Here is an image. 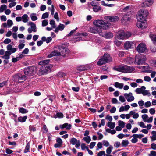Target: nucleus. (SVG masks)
Masks as SVG:
<instances>
[{
  "instance_id": "nucleus-1",
  "label": "nucleus",
  "mask_w": 156,
  "mask_h": 156,
  "mask_svg": "<svg viewBox=\"0 0 156 156\" xmlns=\"http://www.w3.org/2000/svg\"><path fill=\"white\" fill-rule=\"evenodd\" d=\"M94 26L90 27L88 31L93 34H100L102 32V29H108L111 24L103 20H95L93 22Z\"/></svg>"
},
{
  "instance_id": "nucleus-2",
  "label": "nucleus",
  "mask_w": 156,
  "mask_h": 156,
  "mask_svg": "<svg viewBox=\"0 0 156 156\" xmlns=\"http://www.w3.org/2000/svg\"><path fill=\"white\" fill-rule=\"evenodd\" d=\"M58 48L60 52L55 50L48 55L47 57L51 58L53 56L59 55H62L63 57H64L69 52V50L63 45L58 46Z\"/></svg>"
},
{
  "instance_id": "nucleus-3",
  "label": "nucleus",
  "mask_w": 156,
  "mask_h": 156,
  "mask_svg": "<svg viewBox=\"0 0 156 156\" xmlns=\"http://www.w3.org/2000/svg\"><path fill=\"white\" fill-rule=\"evenodd\" d=\"M53 65L51 64L42 66L38 71V75H41L50 73L51 71V69Z\"/></svg>"
},
{
  "instance_id": "nucleus-4",
  "label": "nucleus",
  "mask_w": 156,
  "mask_h": 156,
  "mask_svg": "<svg viewBox=\"0 0 156 156\" xmlns=\"http://www.w3.org/2000/svg\"><path fill=\"white\" fill-rule=\"evenodd\" d=\"M148 13L146 9H142L139 12L138 15L137 16V20H146Z\"/></svg>"
},
{
  "instance_id": "nucleus-5",
  "label": "nucleus",
  "mask_w": 156,
  "mask_h": 156,
  "mask_svg": "<svg viewBox=\"0 0 156 156\" xmlns=\"http://www.w3.org/2000/svg\"><path fill=\"white\" fill-rule=\"evenodd\" d=\"M113 69L114 70L124 73H129L131 72L130 67L126 65L124 66H115L113 67Z\"/></svg>"
},
{
  "instance_id": "nucleus-6",
  "label": "nucleus",
  "mask_w": 156,
  "mask_h": 156,
  "mask_svg": "<svg viewBox=\"0 0 156 156\" xmlns=\"http://www.w3.org/2000/svg\"><path fill=\"white\" fill-rule=\"evenodd\" d=\"M36 68L33 66H30L25 68L24 70L25 75L28 76H32L35 71Z\"/></svg>"
},
{
  "instance_id": "nucleus-7",
  "label": "nucleus",
  "mask_w": 156,
  "mask_h": 156,
  "mask_svg": "<svg viewBox=\"0 0 156 156\" xmlns=\"http://www.w3.org/2000/svg\"><path fill=\"white\" fill-rule=\"evenodd\" d=\"M129 64H132L134 62V64L136 65H140L145 63L146 59H127Z\"/></svg>"
},
{
  "instance_id": "nucleus-8",
  "label": "nucleus",
  "mask_w": 156,
  "mask_h": 156,
  "mask_svg": "<svg viewBox=\"0 0 156 156\" xmlns=\"http://www.w3.org/2000/svg\"><path fill=\"white\" fill-rule=\"evenodd\" d=\"M147 49L146 45L143 43L139 44L136 48L137 51L139 53H142L145 51Z\"/></svg>"
},
{
  "instance_id": "nucleus-9",
  "label": "nucleus",
  "mask_w": 156,
  "mask_h": 156,
  "mask_svg": "<svg viewBox=\"0 0 156 156\" xmlns=\"http://www.w3.org/2000/svg\"><path fill=\"white\" fill-rule=\"evenodd\" d=\"M138 22L136 23V25L138 28L141 29H144L147 26V24L146 22V20H137Z\"/></svg>"
},
{
  "instance_id": "nucleus-10",
  "label": "nucleus",
  "mask_w": 156,
  "mask_h": 156,
  "mask_svg": "<svg viewBox=\"0 0 156 156\" xmlns=\"http://www.w3.org/2000/svg\"><path fill=\"white\" fill-rule=\"evenodd\" d=\"M70 142L73 145H75V147L77 148H79L81 143L79 140H78L76 139L74 137L71 139Z\"/></svg>"
},
{
  "instance_id": "nucleus-11",
  "label": "nucleus",
  "mask_w": 156,
  "mask_h": 156,
  "mask_svg": "<svg viewBox=\"0 0 156 156\" xmlns=\"http://www.w3.org/2000/svg\"><path fill=\"white\" fill-rule=\"evenodd\" d=\"M29 24L30 25L31 27L28 29L27 30L28 33L30 34L32 31L36 32L37 31L36 25L32 22H29Z\"/></svg>"
},
{
  "instance_id": "nucleus-12",
  "label": "nucleus",
  "mask_w": 156,
  "mask_h": 156,
  "mask_svg": "<svg viewBox=\"0 0 156 156\" xmlns=\"http://www.w3.org/2000/svg\"><path fill=\"white\" fill-rule=\"evenodd\" d=\"M104 19L106 20H108L110 22H114L118 21L119 19V17L115 16H107L104 17Z\"/></svg>"
},
{
  "instance_id": "nucleus-13",
  "label": "nucleus",
  "mask_w": 156,
  "mask_h": 156,
  "mask_svg": "<svg viewBox=\"0 0 156 156\" xmlns=\"http://www.w3.org/2000/svg\"><path fill=\"white\" fill-rule=\"evenodd\" d=\"M124 96L128 102H131L134 100V97L133 96L132 93L131 92L128 94L125 93L124 94Z\"/></svg>"
},
{
  "instance_id": "nucleus-14",
  "label": "nucleus",
  "mask_w": 156,
  "mask_h": 156,
  "mask_svg": "<svg viewBox=\"0 0 156 156\" xmlns=\"http://www.w3.org/2000/svg\"><path fill=\"white\" fill-rule=\"evenodd\" d=\"M100 35L106 39H110L113 37V34L110 32H106L104 34H100Z\"/></svg>"
},
{
  "instance_id": "nucleus-15",
  "label": "nucleus",
  "mask_w": 156,
  "mask_h": 156,
  "mask_svg": "<svg viewBox=\"0 0 156 156\" xmlns=\"http://www.w3.org/2000/svg\"><path fill=\"white\" fill-rule=\"evenodd\" d=\"M15 78L16 79V80L20 83L22 82L26 79V77L25 75H22L21 74L16 76Z\"/></svg>"
},
{
  "instance_id": "nucleus-16",
  "label": "nucleus",
  "mask_w": 156,
  "mask_h": 156,
  "mask_svg": "<svg viewBox=\"0 0 156 156\" xmlns=\"http://www.w3.org/2000/svg\"><path fill=\"white\" fill-rule=\"evenodd\" d=\"M111 61V59H99L97 62V64L98 65L101 66Z\"/></svg>"
},
{
  "instance_id": "nucleus-17",
  "label": "nucleus",
  "mask_w": 156,
  "mask_h": 156,
  "mask_svg": "<svg viewBox=\"0 0 156 156\" xmlns=\"http://www.w3.org/2000/svg\"><path fill=\"white\" fill-rule=\"evenodd\" d=\"M125 33L124 31L122 30L118 33V35L116 37L118 39H125Z\"/></svg>"
},
{
  "instance_id": "nucleus-18",
  "label": "nucleus",
  "mask_w": 156,
  "mask_h": 156,
  "mask_svg": "<svg viewBox=\"0 0 156 156\" xmlns=\"http://www.w3.org/2000/svg\"><path fill=\"white\" fill-rule=\"evenodd\" d=\"M153 3V2L151 0H148L142 3L141 6L142 7H146L149 6Z\"/></svg>"
},
{
  "instance_id": "nucleus-19",
  "label": "nucleus",
  "mask_w": 156,
  "mask_h": 156,
  "mask_svg": "<svg viewBox=\"0 0 156 156\" xmlns=\"http://www.w3.org/2000/svg\"><path fill=\"white\" fill-rule=\"evenodd\" d=\"M130 19V18L128 14H125L123 15L122 18V22L123 23L125 24L128 21H129Z\"/></svg>"
},
{
  "instance_id": "nucleus-20",
  "label": "nucleus",
  "mask_w": 156,
  "mask_h": 156,
  "mask_svg": "<svg viewBox=\"0 0 156 156\" xmlns=\"http://www.w3.org/2000/svg\"><path fill=\"white\" fill-rule=\"evenodd\" d=\"M65 26L62 24H59L58 26L55 28V32L58 33L59 31H62L64 29Z\"/></svg>"
},
{
  "instance_id": "nucleus-21",
  "label": "nucleus",
  "mask_w": 156,
  "mask_h": 156,
  "mask_svg": "<svg viewBox=\"0 0 156 156\" xmlns=\"http://www.w3.org/2000/svg\"><path fill=\"white\" fill-rule=\"evenodd\" d=\"M88 67L87 65H81L78 66L77 68V70L80 71H82L87 70L88 69Z\"/></svg>"
},
{
  "instance_id": "nucleus-22",
  "label": "nucleus",
  "mask_w": 156,
  "mask_h": 156,
  "mask_svg": "<svg viewBox=\"0 0 156 156\" xmlns=\"http://www.w3.org/2000/svg\"><path fill=\"white\" fill-rule=\"evenodd\" d=\"M133 42L130 41H127L124 44V48L126 49L131 48Z\"/></svg>"
},
{
  "instance_id": "nucleus-23",
  "label": "nucleus",
  "mask_w": 156,
  "mask_h": 156,
  "mask_svg": "<svg viewBox=\"0 0 156 156\" xmlns=\"http://www.w3.org/2000/svg\"><path fill=\"white\" fill-rule=\"evenodd\" d=\"M146 89V87L144 86H142L141 88H136L135 90V91L137 93V94H142V92L144 90Z\"/></svg>"
},
{
  "instance_id": "nucleus-24",
  "label": "nucleus",
  "mask_w": 156,
  "mask_h": 156,
  "mask_svg": "<svg viewBox=\"0 0 156 156\" xmlns=\"http://www.w3.org/2000/svg\"><path fill=\"white\" fill-rule=\"evenodd\" d=\"M27 118L26 116L22 117L20 116L18 118V121L21 122H23L26 121Z\"/></svg>"
},
{
  "instance_id": "nucleus-25",
  "label": "nucleus",
  "mask_w": 156,
  "mask_h": 156,
  "mask_svg": "<svg viewBox=\"0 0 156 156\" xmlns=\"http://www.w3.org/2000/svg\"><path fill=\"white\" fill-rule=\"evenodd\" d=\"M124 84L123 83H120L118 82H116L114 83V86L116 88H118L120 89L123 88Z\"/></svg>"
},
{
  "instance_id": "nucleus-26",
  "label": "nucleus",
  "mask_w": 156,
  "mask_h": 156,
  "mask_svg": "<svg viewBox=\"0 0 156 156\" xmlns=\"http://www.w3.org/2000/svg\"><path fill=\"white\" fill-rule=\"evenodd\" d=\"M149 68V66H143L142 67V69L144 70V72L146 73H151V72L152 70L148 69Z\"/></svg>"
},
{
  "instance_id": "nucleus-27",
  "label": "nucleus",
  "mask_w": 156,
  "mask_h": 156,
  "mask_svg": "<svg viewBox=\"0 0 156 156\" xmlns=\"http://www.w3.org/2000/svg\"><path fill=\"white\" fill-rule=\"evenodd\" d=\"M50 62V60L49 59H46L45 60H44L43 61H40L39 62V65H45L47 64Z\"/></svg>"
},
{
  "instance_id": "nucleus-28",
  "label": "nucleus",
  "mask_w": 156,
  "mask_h": 156,
  "mask_svg": "<svg viewBox=\"0 0 156 156\" xmlns=\"http://www.w3.org/2000/svg\"><path fill=\"white\" fill-rule=\"evenodd\" d=\"M19 112L22 114L27 113L28 112V111L27 109L21 107L19 108Z\"/></svg>"
},
{
  "instance_id": "nucleus-29",
  "label": "nucleus",
  "mask_w": 156,
  "mask_h": 156,
  "mask_svg": "<svg viewBox=\"0 0 156 156\" xmlns=\"http://www.w3.org/2000/svg\"><path fill=\"white\" fill-rule=\"evenodd\" d=\"M11 55V52L7 51L5 52V55L3 56V58H9V56Z\"/></svg>"
},
{
  "instance_id": "nucleus-30",
  "label": "nucleus",
  "mask_w": 156,
  "mask_h": 156,
  "mask_svg": "<svg viewBox=\"0 0 156 156\" xmlns=\"http://www.w3.org/2000/svg\"><path fill=\"white\" fill-rule=\"evenodd\" d=\"M108 126L111 129H113L115 126V123L114 122H109L108 123Z\"/></svg>"
},
{
  "instance_id": "nucleus-31",
  "label": "nucleus",
  "mask_w": 156,
  "mask_h": 156,
  "mask_svg": "<svg viewBox=\"0 0 156 156\" xmlns=\"http://www.w3.org/2000/svg\"><path fill=\"white\" fill-rule=\"evenodd\" d=\"M28 16L26 14H24L22 17V21L24 23L27 22L28 21Z\"/></svg>"
},
{
  "instance_id": "nucleus-32",
  "label": "nucleus",
  "mask_w": 156,
  "mask_h": 156,
  "mask_svg": "<svg viewBox=\"0 0 156 156\" xmlns=\"http://www.w3.org/2000/svg\"><path fill=\"white\" fill-rule=\"evenodd\" d=\"M129 144V142L128 140H123L122 142V145L123 147H126Z\"/></svg>"
},
{
  "instance_id": "nucleus-33",
  "label": "nucleus",
  "mask_w": 156,
  "mask_h": 156,
  "mask_svg": "<svg viewBox=\"0 0 156 156\" xmlns=\"http://www.w3.org/2000/svg\"><path fill=\"white\" fill-rule=\"evenodd\" d=\"M36 14L34 13H32L30 15V17L32 20L34 21L37 20V17L36 16Z\"/></svg>"
},
{
  "instance_id": "nucleus-34",
  "label": "nucleus",
  "mask_w": 156,
  "mask_h": 156,
  "mask_svg": "<svg viewBox=\"0 0 156 156\" xmlns=\"http://www.w3.org/2000/svg\"><path fill=\"white\" fill-rule=\"evenodd\" d=\"M6 5L5 4L2 5L0 7V13L3 12L4 10L6 9Z\"/></svg>"
},
{
  "instance_id": "nucleus-35",
  "label": "nucleus",
  "mask_w": 156,
  "mask_h": 156,
  "mask_svg": "<svg viewBox=\"0 0 156 156\" xmlns=\"http://www.w3.org/2000/svg\"><path fill=\"white\" fill-rule=\"evenodd\" d=\"M83 140L87 143H89L91 141V138L90 136H87L84 137L83 138Z\"/></svg>"
},
{
  "instance_id": "nucleus-36",
  "label": "nucleus",
  "mask_w": 156,
  "mask_h": 156,
  "mask_svg": "<svg viewBox=\"0 0 156 156\" xmlns=\"http://www.w3.org/2000/svg\"><path fill=\"white\" fill-rule=\"evenodd\" d=\"M30 144L29 142L27 144L24 151L25 153H27L29 151Z\"/></svg>"
},
{
  "instance_id": "nucleus-37",
  "label": "nucleus",
  "mask_w": 156,
  "mask_h": 156,
  "mask_svg": "<svg viewBox=\"0 0 156 156\" xmlns=\"http://www.w3.org/2000/svg\"><path fill=\"white\" fill-rule=\"evenodd\" d=\"M101 9V7L98 5H96L93 8V10L95 12H97L99 10H100Z\"/></svg>"
},
{
  "instance_id": "nucleus-38",
  "label": "nucleus",
  "mask_w": 156,
  "mask_h": 156,
  "mask_svg": "<svg viewBox=\"0 0 156 156\" xmlns=\"http://www.w3.org/2000/svg\"><path fill=\"white\" fill-rule=\"evenodd\" d=\"M117 37H115L114 40V43L117 46H120L121 43L120 41H118L117 40Z\"/></svg>"
},
{
  "instance_id": "nucleus-39",
  "label": "nucleus",
  "mask_w": 156,
  "mask_h": 156,
  "mask_svg": "<svg viewBox=\"0 0 156 156\" xmlns=\"http://www.w3.org/2000/svg\"><path fill=\"white\" fill-rule=\"evenodd\" d=\"M110 58V55L108 53H105L103 55V57H101L100 58Z\"/></svg>"
},
{
  "instance_id": "nucleus-40",
  "label": "nucleus",
  "mask_w": 156,
  "mask_h": 156,
  "mask_svg": "<svg viewBox=\"0 0 156 156\" xmlns=\"http://www.w3.org/2000/svg\"><path fill=\"white\" fill-rule=\"evenodd\" d=\"M57 75L59 77H62L65 76L66 75L63 72H60L58 73Z\"/></svg>"
},
{
  "instance_id": "nucleus-41",
  "label": "nucleus",
  "mask_w": 156,
  "mask_h": 156,
  "mask_svg": "<svg viewBox=\"0 0 156 156\" xmlns=\"http://www.w3.org/2000/svg\"><path fill=\"white\" fill-rule=\"evenodd\" d=\"M142 118L143 119V121L144 122H146V120H147V119L148 118V117L147 115L144 114L143 115H142Z\"/></svg>"
},
{
  "instance_id": "nucleus-42",
  "label": "nucleus",
  "mask_w": 156,
  "mask_h": 156,
  "mask_svg": "<svg viewBox=\"0 0 156 156\" xmlns=\"http://www.w3.org/2000/svg\"><path fill=\"white\" fill-rule=\"evenodd\" d=\"M50 24L51 25L52 28H55L56 27L55 22L54 20H51L50 22Z\"/></svg>"
},
{
  "instance_id": "nucleus-43",
  "label": "nucleus",
  "mask_w": 156,
  "mask_h": 156,
  "mask_svg": "<svg viewBox=\"0 0 156 156\" xmlns=\"http://www.w3.org/2000/svg\"><path fill=\"white\" fill-rule=\"evenodd\" d=\"M150 37L153 41H156V35L151 34L150 35Z\"/></svg>"
},
{
  "instance_id": "nucleus-44",
  "label": "nucleus",
  "mask_w": 156,
  "mask_h": 156,
  "mask_svg": "<svg viewBox=\"0 0 156 156\" xmlns=\"http://www.w3.org/2000/svg\"><path fill=\"white\" fill-rule=\"evenodd\" d=\"M112 146H110L108 148H107L106 150V153L108 154H110L112 152V149H113Z\"/></svg>"
},
{
  "instance_id": "nucleus-45",
  "label": "nucleus",
  "mask_w": 156,
  "mask_h": 156,
  "mask_svg": "<svg viewBox=\"0 0 156 156\" xmlns=\"http://www.w3.org/2000/svg\"><path fill=\"white\" fill-rule=\"evenodd\" d=\"M119 125L122 128L125 127V123L123 121L119 120L118 121Z\"/></svg>"
},
{
  "instance_id": "nucleus-46",
  "label": "nucleus",
  "mask_w": 156,
  "mask_h": 156,
  "mask_svg": "<svg viewBox=\"0 0 156 156\" xmlns=\"http://www.w3.org/2000/svg\"><path fill=\"white\" fill-rule=\"evenodd\" d=\"M7 24L8 27L9 28L13 25V23L12 20H9L7 21Z\"/></svg>"
},
{
  "instance_id": "nucleus-47",
  "label": "nucleus",
  "mask_w": 156,
  "mask_h": 156,
  "mask_svg": "<svg viewBox=\"0 0 156 156\" xmlns=\"http://www.w3.org/2000/svg\"><path fill=\"white\" fill-rule=\"evenodd\" d=\"M48 23V22L47 20H45L42 21V26L43 27H45L47 26Z\"/></svg>"
},
{
  "instance_id": "nucleus-48",
  "label": "nucleus",
  "mask_w": 156,
  "mask_h": 156,
  "mask_svg": "<svg viewBox=\"0 0 156 156\" xmlns=\"http://www.w3.org/2000/svg\"><path fill=\"white\" fill-rule=\"evenodd\" d=\"M49 15L48 12H45L43 13L41 19H44L48 17Z\"/></svg>"
},
{
  "instance_id": "nucleus-49",
  "label": "nucleus",
  "mask_w": 156,
  "mask_h": 156,
  "mask_svg": "<svg viewBox=\"0 0 156 156\" xmlns=\"http://www.w3.org/2000/svg\"><path fill=\"white\" fill-rule=\"evenodd\" d=\"M144 96L148 95L149 96L151 95L150 93L149 92V91L147 90L143 91L142 94Z\"/></svg>"
},
{
  "instance_id": "nucleus-50",
  "label": "nucleus",
  "mask_w": 156,
  "mask_h": 156,
  "mask_svg": "<svg viewBox=\"0 0 156 156\" xmlns=\"http://www.w3.org/2000/svg\"><path fill=\"white\" fill-rule=\"evenodd\" d=\"M81 146L82 150H84L85 149L87 150V148H88V147L86 146V144L85 143H82Z\"/></svg>"
},
{
  "instance_id": "nucleus-51",
  "label": "nucleus",
  "mask_w": 156,
  "mask_h": 156,
  "mask_svg": "<svg viewBox=\"0 0 156 156\" xmlns=\"http://www.w3.org/2000/svg\"><path fill=\"white\" fill-rule=\"evenodd\" d=\"M148 156H156V151H151L150 154H148Z\"/></svg>"
},
{
  "instance_id": "nucleus-52",
  "label": "nucleus",
  "mask_w": 156,
  "mask_h": 156,
  "mask_svg": "<svg viewBox=\"0 0 156 156\" xmlns=\"http://www.w3.org/2000/svg\"><path fill=\"white\" fill-rule=\"evenodd\" d=\"M138 124H139V126L143 128H146V126L145 125L144 123L142 122H141L138 123Z\"/></svg>"
},
{
  "instance_id": "nucleus-53",
  "label": "nucleus",
  "mask_w": 156,
  "mask_h": 156,
  "mask_svg": "<svg viewBox=\"0 0 156 156\" xmlns=\"http://www.w3.org/2000/svg\"><path fill=\"white\" fill-rule=\"evenodd\" d=\"M131 35V34L130 32H126V33H125V39L129 38V37H130Z\"/></svg>"
},
{
  "instance_id": "nucleus-54",
  "label": "nucleus",
  "mask_w": 156,
  "mask_h": 156,
  "mask_svg": "<svg viewBox=\"0 0 156 156\" xmlns=\"http://www.w3.org/2000/svg\"><path fill=\"white\" fill-rule=\"evenodd\" d=\"M119 101L122 102H124L125 101L124 97L122 96H120L119 97Z\"/></svg>"
},
{
  "instance_id": "nucleus-55",
  "label": "nucleus",
  "mask_w": 156,
  "mask_h": 156,
  "mask_svg": "<svg viewBox=\"0 0 156 156\" xmlns=\"http://www.w3.org/2000/svg\"><path fill=\"white\" fill-rule=\"evenodd\" d=\"M144 80L145 81L149 82L151 80V79L149 76H145L144 78Z\"/></svg>"
},
{
  "instance_id": "nucleus-56",
  "label": "nucleus",
  "mask_w": 156,
  "mask_h": 156,
  "mask_svg": "<svg viewBox=\"0 0 156 156\" xmlns=\"http://www.w3.org/2000/svg\"><path fill=\"white\" fill-rule=\"evenodd\" d=\"M103 144L104 146L106 147H108L109 145V143L108 142L105 140H103Z\"/></svg>"
},
{
  "instance_id": "nucleus-57",
  "label": "nucleus",
  "mask_w": 156,
  "mask_h": 156,
  "mask_svg": "<svg viewBox=\"0 0 156 156\" xmlns=\"http://www.w3.org/2000/svg\"><path fill=\"white\" fill-rule=\"evenodd\" d=\"M112 104H115L118 103L119 104H120V103L119 102H118V100L117 99L115 98H112Z\"/></svg>"
},
{
  "instance_id": "nucleus-58",
  "label": "nucleus",
  "mask_w": 156,
  "mask_h": 156,
  "mask_svg": "<svg viewBox=\"0 0 156 156\" xmlns=\"http://www.w3.org/2000/svg\"><path fill=\"white\" fill-rule=\"evenodd\" d=\"M56 115L59 118H62L63 117V114L61 112H58Z\"/></svg>"
},
{
  "instance_id": "nucleus-59",
  "label": "nucleus",
  "mask_w": 156,
  "mask_h": 156,
  "mask_svg": "<svg viewBox=\"0 0 156 156\" xmlns=\"http://www.w3.org/2000/svg\"><path fill=\"white\" fill-rule=\"evenodd\" d=\"M151 147L152 149L154 150H156V144L155 143H153L151 144Z\"/></svg>"
},
{
  "instance_id": "nucleus-60",
  "label": "nucleus",
  "mask_w": 156,
  "mask_h": 156,
  "mask_svg": "<svg viewBox=\"0 0 156 156\" xmlns=\"http://www.w3.org/2000/svg\"><path fill=\"white\" fill-rule=\"evenodd\" d=\"M103 155H105V152L103 151H100L98 154V156H102Z\"/></svg>"
},
{
  "instance_id": "nucleus-61",
  "label": "nucleus",
  "mask_w": 156,
  "mask_h": 156,
  "mask_svg": "<svg viewBox=\"0 0 156 156\" xmlns=\"http://www.w3.org/2000/svg\"><path fill=\"white\" fill-rule=\"evenodd\" d=\"M16 4V2H14L9 4V7L10 8H12L15 6Z\"/></svg>"
},
{
  "instance_id": "nucleus-62",
  "label": "nucleus",
  "mask_w": 156,
  "mask_h": 156,
  "mask_svg": "<svg viewBox=\"0 0 156 156\" xmlns=\"http://www.w3.org/2000/svg\"><path fill=\"white\" fill-rule=\"evenodd\" d=\"M151 103L150 101H147L145 103L144 105L145 107L147 108L150 106Z\"/></svg>"
},
{
  "instance_id": "nucleus-63",
  "label": "nucleus",
  "mask_w": 156,
  "mask_h": 156,
  "mask_svg": "<svg viewBox=\"0 0 156 156\" xmlns=\"http://www.w3.org/2000/svg\"><path fill=\"white\" fill-rule=\"evenodd\" d=\"M17 50V48H12L10 51H9L11 52V54L13 53H15L16 51Z\"/></svg>"
},
{
  "instance_id": "nucleus-64",
  "label": "nucleus",
  "mask_w": 156,
  "mask_h": 156,
  "mask_svg": "<svg viewBox=\"0 0 156 156\" xmlns=\"http://www.w3.org/2000/svg\"><path fill=\"white\" fill-rule=\"evenodd\" d=\"M150 50L152 52H156V48L154 46H151L150 47Z\"/></svg>"
}]
</instances>
